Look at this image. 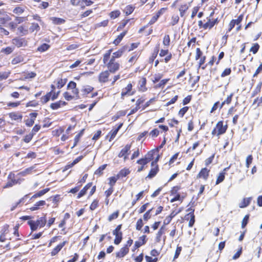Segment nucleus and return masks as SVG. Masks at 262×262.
Listing matches in <instances>:
<instances>
[{"label": "nucleus", "mask_w": 262, "mask_h": 262, "mask_svg": "<svg viewBox=\"0 0 262 262\" xmlns=\"http://www.w3.org/2000/svg\"><path fill=\"white\" fill-rule=\"evenodd\" d=\"M46 205V202L45 200H40L36 202L29 209L31 211H36L41 209Z\"/></svg>", "instance_id": "c756f323"}, {"label": "nucleus", "mask_w": 262, "mask_h": 262, "mask_svg": "<svg viewBox=\"0 0 262 262\" xmlns=\"http://www.w3.org/2000/svg\"><path fill=\"white\" fill-rule=\"evenodd\" d=\"M260 49V45L257 43H254L250 48L249 52L253 54H256Z\"/></svg>", "instance_id": "5fc2aeb1"}, {"label": "nucleus", "mask_w": 262, "mask_h": 262, "mask_svg": "<svg viewBox=\"0 0 262 262\" xmlns=\"http://www.w3.org/2000/svg\"><path fill=\"white\" fill-rule=\"evenodd\" d=\"M94 88L89 85H86L82 86L81 92L82 98H86L88 95L93 92Z\"/></svg>", "instance_id": "cd10ccee"}, {"label": "nucleus", "mask_w": 262, "mask_h": 262, "mask_svg": "<svg viewBox=\"0 0 262 262\" xmlns=\"http://www.w3.org/2000/svg\"><path fill=\"white\" fill-rule=\"evenodd\" d=\"M67 91L63 93V96L67 101H71L73 99H78L80 98L79 89L77 88V84L73 81H70L67 85Z\"/></svg>", "instance_id": "7ed1b4c3"}, {"label": "nucleus", "mask_w": 262, "mask_h": 262, "mask_svg": "<svg viewBox=\"0 0 262 262\" xmlns=\"http://www.w3.org/2000/svg\"><path fill=\"white\" fill-rule=\"evenodd\" d=\"M51 92H48L45 95L40 98V103L41 104H45L51 99Z\"/></svg>", "instance_id": "37998d69"}, {"label": "nucleus", "mask_w": 262, "mask_h": 262, "mask_svg": "<svg viewBox=\"0 0 262 262\" xmlns=\"http://www.w3.org/2000/svg\"><path fill=\"white\" fill-rule=\"evenodd\" d=\"M137 89L140 92L144 93L147 91V79L144 76H140L138 78L137 83Z\"/></svg>", "instance_id": "ddd939ff"}, {"label": "nucleus", "mask_w": 262, "mask_h": 262, "mask_svg": "<svg viewBox=\"0 0 262 262\" xmlns=\"http://www.w3.org/2000/svg\"><path fill=\"white\" fill-rule=\"evenodd\" d=\"M156 151H157V150H150L147 152L144 157H142L137 161L136 163L138 164L137 170L138 172H140L146 168L147 164L154 159V156L155 155V152Z\"/></svg>", "instance_id": "20e7f679"}, {"label": "nucleus", "mask_w": 262, "mask_h": 262, "mask_svg": "<svg viewBox=\"0 0 262 262\" xmlns=\"http://www.w3.org/2000/svg\"><path fill=\"white\" fill-rule=\"evenodd\" d=\"M38 115V114L36 112H33L29 114V117L30 118H28L26 120H25L24 122L25 123V125L27 127H31L32 126L35 122V120Z\"/></svg>", "instance_id": "393cba45"}, {"label": "nucleus", "mask_w": 262, "mask_h": 262, "mask_svg": "<svg viewBox=\"0 0 262 262\" xmlns=\"http://www.w3.org/2000/svg\"><path fill=\"white\" fill-rule=\"evenodd\" d=\"M157 97H152L147 100L145 95H139L136 100L135 107L132 108L128 114V116L134 114L139 110L143 111L150 105L154 104L157 101Z\"/></svg>", "instance_id": "f03ea898"}, {"label": "nucleus", "mask_w": 262, "mask_h": 262, "mask_svg": "<svg viewBox=\"0 0 262 262\" xmlns=\"http://www.w3.org/2000/svg\"><path fill=\"white\" fill-rule=\"evenodd\" d=\"M198 63L199 68H201L202 70H205L208 66L207 63L205 64L206 60V56L204 55L203 57H200Z\"/></svg>", "instance_id": "c03bdc74"}, {"label": "nucleus", "mask_w": 262, "mask_h": 262, "mask_svg": "<svg viewBox=\"0 0 262 262\" xmlns=\"http://www.w3.org/2000/svg\"><path fill=\"white\" fill-rule=\"evenodd\" d=\"M113 49H110L103 53L101 58L103 69L98 76V81L100 83H106L110 81L111 74H115L122 68L119 58H121L125 52V46L112 53Z\"/></svg>", "instance_id": "f257e3e1"}, {"label": "nucleus", "mask_w": 262, "mask_h": 262, "mask_svg": "<svg viewBox=\"0 0 262 262\" xmlns=\"http://www.w3.org/2000/svg\"><path fill=\"white\" fill-rule=\"evenodd\" d=\"M261 87H262V82H259L257 85L256 86L255 88L253 90V91L252 93L251 97H254L256 96L257 94L260 93L261 90Z\"/></svg>", "instance_id": "6e6d98bb"}, {"label": "nucleus", "mask_w": 262, "mask_h": 262, "mask_svg": "<svg viewBox=\"0 0 262 262\" xmlns=\"http://www.w3.org/2000/svg\"><path fill=\"white\" fill-rule=\"evenodd\" d=\"M70 3L73 6H80L82 9L85 8L83 5V0H70Z\"/></svg>", "instance_id": "de8ad7c7"}, {"label": "nucleus", "mask_w": 262, "mask_h": 262, "mask_svg": "<svg viewBox=\"0 0 262 262\" xmlns=\"http://www.w3.org/2000/svg\"><path fill=\"white\" fill-rule=\"evenodd\" d=\"M12 43L17 48H20L26 46L28 42L24 38L15 37L12 39Z\"/></svg>", "instance_id": "4be33fe9"}, {"label": "nucleus", "mask_w": 262, "mask_h": 262, "mask_svg": "<svg viewBox=\"0 0 262 262\" xmlns=\"http://www.w3.org/2000/svg\"><path fill=\"white\" fill-rule=\"evenodd\" d=\"M169 78L163 79L160 80L159 83L154 85L155 89H163L166 83L169 81Z\"/></svg>", "instance_id": "49530a36"}, {"label": "nucleus", "mask_w": 262, "mask_h": 262, "mask_svg": "<svg viewBox=\"0 0 262 262\" xmlns=\"http://www.w3.org/2000/svg\"><path fill=\"white\" fill-rule=\"evenodd\" d=\"M147 241L146 235H142L139 237L138 241L135 242L134 245L132 248V251L135 252L137 249L145 245Z\"/></svg>", "instance_id": "a211bd4d"}, {"label": "nucleus", "mask_w": 262, "mask_h": 262, "mask_svg": "<svg viewBox=\"0 0 262 262\" xmlns=\"http://www.w3.org/2000/svg\"><path fill=\"white\" fill-rule=\"evenodd\" d=\"M92 182L88 183L82 189L78 192L76 198L77 199H79L81 198L84 196L87 193L88 189H89L92 186Z\"/></svg>", "instance_id": "c85d7f7f"}, {"label": "nucleus", "mask_w": 262, "mask_h": 262, "mask_svg": "<svg viewBox=\"0 0 262 262\" xmlns=\"http://www.w3.org/2000/svg\"><path fill=\"white\" fill-rule=\"evenodd\" d=\"M159 56L165 58L160 60L161 62L164 61L165 63L168 62L172 58V54L169 52L168 49H161L159 53Z\"/></svg>", "instance_id": "f3484780"}, {"label": "nucleus", "mask_w": 262, "mask_h": 262, "mask_svg": "<svg viewBox=\"0 0 262 262\" xmlns=\"http://www.w3.org/2000/svg\"><path fill=\"white\" fill-rule=\"evenodd\" d=\"M19 224H16L13 228V235L15 237V241H20L22 240L21 237L20 236L18 229H19Z\"/></svg>", "instance_id": "09e8293b"}, {"label": "nucleus", "mask_w": 262, "mask_h": 262, "mask_svg": "<svg viewBox=\"0 0 262 262\" xmlns=\"http://www.w3.org/2000/svg\"><path fill=\"white\" fill-rule=\"evenodd\" d=\"M67 102L62 100H59L50 104V107L52 110H57L62 106H66Z\"/></svg>", "instance_id": "7c9ffc66"}, {"label": "nucleus", "mask_w": 262, "mask_h": 262, "mask_svg": "<svg viewBox=\"0 0 262 262\" xmlns=\"http://www.w3.org/2000/svg\"><path fill=\"white\" fill-rule=\"evenodd\" d=\"M220 22L219 17L215 18L207 17V21L203 23L201 20L198 21V26L200 29L204 30H211L215 25H217Z\"/></svg>", "instance_id": "0eeeda50"}, {"label": "nucleus", "mask_w": 262, "mask_h": 262, "mask_svg": "<svg viewBox=\"0 0 262 262\" xmlns=\"http://www.w3.org/2000/svg\"><path fill=\"white\" fill-rule=\"evenodd\" d=\"M47 224L46 214L38 217L36 221L29 220L28 221V224L29 225L31 230L32 231H36L38 229L44 227Z\"/></svg>", "instance_id": "39448f33"}, {"label": "nucleus", "mask_w": 262, "mask_h": 262, "mask_svg": "<svg viewBox=\"0 0 262 262\" xmlns=\"http://www.w3.org/2000/svg\"><path fill=\"white\" fill-rule=\"evenodd\" d=\"M70 214L69 213L67 212L64 214L63 219L60 221V223L58 225V227L62 228L61 231L63 232V234H66L67 231H66V228L64 227L67 221L70 219Z\"/></svg>", "instance_id": "a878e982"}, {"label": "nucleus", "mask_w": 262, "mask_h": 262, "mask_svg": "<svg viewBox=\"0 0 262 262\" xmlns=\"http://www.w3.org/2000/svg\"><path fill=\"white\" fill-rule=\"evenodd\" d=\"M122 125V123H120L116 129H112L108 133L107 137H109V141L111 142L115 138L118 132L121 128Z\"/></svg>", "instance_id": "72a5a7b5"}, {"label": "nucleus", "mask_w": 262, "mask_h": 262, "mask_svg": "<svg viewBox=\"0 0 262 262\" xmlns=\"http://www.w3.org/2000/svg\"><path fill=\"white\" fill-rule=\"evenodd\" d=\"M99 206V200L98 199H94L90 206V210L93 211Z\"/></svg>", "instance_id": "774afa93"}, {"label": "nucleus", "mask_w": 262, "mask_h": 262, "mask_svg": "<svg viewBox=\"0 0 262 262\" xmlns=\"http://www.w3.org/2000/svg\"><path fill=\"white\" fill-rule=\"evenodd\" d=\"M136 91L133 90V84L129 82L127 85L123 88L121 93V98L124 99L126 96H130L135 94Z\"/></svg>", "instance_id": "9d476101"}, {"label": "nucleus", "mask_w": 262, "mask_h": 262, "mask_svg": "<svg viewBox=\"0 0 262 262\" xmlns=\"http://www.w3.org/2000/svg\"><path fill=\"white\" fill-rule=\"evenodd\" d=\"M85 129L83 128L80 132L75 136L74 139V144L72 146V148L75 147L79 142L80 141V140L81 138V137L83 135L84 133Z\"/></svg>", "instance_id": "ea45409f"}, {"label": "nucleus", "mask_w": 262, "mask_h": 262, "mask_svg": "<svg viewBox=\"0 0 262 262\" xmlns=\"http://www.w3.org/2000/svg\"><path fill=\"white\" fill-rule=\"evenodd\" d=\"M9 117L12 121H16L21 122L23 119V115L19 112H12L8 114Z\"/></svg>", "instance_id": "bb28decb"}, {"label": "nucleus", "mask_w": 262, "mask_h": 262, "mask_svg": "<svg viewBox=\"0 0 262 262\" xmlns=\"http://www.w3.org/2000/svg\"><path fill=\"white\" fill-rule=\"evenodd\" d=\"M231 166V164H230L229 166L224 168L223 170L219 173L215 181V185H218L223 182V181L225 180L226 172L230 169Z\"/></svg>", "instance_id": "b1692460"}, {"label": "nucleus", "mask_w": 262, "mask_h": 262, "mask_svg": "<svg viewBox=\"0 0 262 262\" xmlns=\"http://www.w3.org/2000/svg\"><path fill=\"white\" fill-rule=\"evenodd\" d=\"M200 141H197L193 143L191 146H190L186 150V153L191 152L195 150V149L200 145Z\"/></svg>", "instance_id": "0e129e2a"}, {"label": "nucleus", "mask_w": 262, "mask_h": 262, "mask_svg": "<svg viewBox=\"0 0 262 262\" xmlns=\"http://www.w3.org/2000/svg\"><path fill=\"white\" fill-rule=\"evenodd\" d=\"M127 32V31H124L122 32L121 33H120L117 37L113 41V43L115 46H118L119 43L121 42L122 40L123 39V37L125 36V35L126 34Z\"/></svg>", "instance_id": "79ce46f5"}, {"label": "nucleus", "mask_w": 262, "mask_h": 262, "mask_svg": "<svg viewBox=\"0 0 262 262\" xmlns=\"http://www.w3.org/2000/svg\"><path fill=\"white\" fill-rule=\"evenodd\" d=\"M67 82V78H64V79L58 78V79H57V83H56L57 88L59 89L62 88L66 84Z\"/></svg>", "instance_id": "13d9d810"}, {"label": "nucleus", "mask_w": 262, "mask_h": 262, "mask_svg": "<svg viewBox=\"0 0 262 262\" xmlns=\"http://www.w3.org/2000/svg\"><path fill=\"white\" fill-rule=\"evenodd\" d=\"M180 17L177 14H173L171 17L170 24L172 26H174L177 24L179 21Z\"/></svg>", "instance_id": "e2e57ef3"}, {"label": "nucleus", "mask_w": 262, "mask_h": 262, "mask_svg": "<svg viewBox=\"0 0 262 262\" xmlns=\"http://www.w3.org/2000/svg\"><path fill=\"white\" fill-rule=\"evenodd\" d=\"M163 74L161 73H157L155 74L152 78L151 79V81L154 84L156 83L161 80V78L163 77Z\"/></svg>", "instance_id": "338daca9"}, {"label": "nucleus", "mask_w": 262, "mask_h": 262, "mask_svg": "<svg viewBox=\"0 0 262 262\" xmlns=\"http://www.w3.org/2000/svg\"><path fill=\"white\" fill-rule=\"evenodd\" d=\"M252 200V197L244 198L241 203L239 204V207L241 208H244L250 205Z\"/></svg>", "instance_id": "a19ab883"}, {"label": "nucleus", "mask_w": 262, "mask_h": 262, "mask_svg": "<svg viewBox=\"0 0 262 262\" xmlns=\"http://www.w3.org/2000/svg\"><path fill=\"white\" fill-rule=\"evenodd\" d=\"M135 8L132 5L126 6L123 10V12L127 16L132 14L134 11Z\"/></svg>", "instance_id": "4d7b16f0"}, {"label": "nucleus", "mask_w": 262, "mask_h": 262, "mask_svg": "<svg viewBox=\"0 0 262 262\" xmlns=\"http://www.w3.org/2000/svg\"><path fill=\"white\" fill-rule=\"evenodd\" d=\"M180 152H177L174 154L169 159L168 163V165L171 166L173 165V164L176 161V160L178 159V157L179 156Z\"/></svg>", "instance_id": "680f3d73"}, {"label": "nucleus", "mask_w": 262, "mask_h": 262, "mask_svg": "<svg viewBox=\"0 0 262 262\" xmlns=\"http://www.w3.org/2000/svg\"><path fill=\"white\" fill-rule=\"evenodd\" d=\"M118 178L116 176L111 177L107 179L108 180V184L110 187H112L114 188V186L115 185L117 181L118 180Z\"/></svg>", "instance_id": "864d4df0"}, {"label": "nucleus", "mask_w": 262, "mask_h": 262, "mask_svg": "<svg viewBox=\"0 0 262 262\" xmlns=\"http://www.w3.org/2000/svg\"><path fill=\"white\" fill-rule=\"evenodd\" d=\"M224 123L223 120H220L217 122L211 132L212 137H217L219 138L221 135L224 134L226 132L228 127V124L227 123L224 124Z\"/></svg>", "instance_id": "423d86ee"}, {"label": "nucleus", "mask_w": 262, "mask_h": 262, "mask_svg": "<svg viewBox=\"0 0 262 262\" xmlns=\"http://www.w3.org/2000/svg\"><path fill=\"white\" fill-rule=\"evenodd\" d=\"M67 243L68 242L67 241L59 243L56 247L52 249L49 253L50 256L53 257L57 255Z\"/></svg>", "instance_id": "aec40b11"}, {"label": "nucleus", "mask_w": 262, "mask_h": 262, "mask_svg": "<svg viewBox=\"0 0 262 262\" xmlns=\"http://www.w3.org/2000/svg\"><path fill=\"white\" fill-rule=\"evenodd\" d=\"M243 18L244 14H241L239 15L238 16L236 19H231L228 24V29L227 30V33H228L230 32H231V30L234 28L235 25L237 26L240 25L242 21H243Z\"/></svg>", "instance_id": "4468645a"}, {"label": "nucleus", "mask_w": 262, "mask_h": 262, "mask_svg": "<svg viewBox=\"0 0 262 262\" xmlns=\"http://www.w3.org/2000/svg\"><path fill=\"white\" fill-rule=\"evenodd\" d=\"M190 7V4L187 2L181 3L179 7L178 10L181 17H184Z\"/></svg>", "instance_id": "412c9836"}, {"label": "nucleus", "mask_w": 262, "mask_h": 262, "mask_svg": "<svg viewBox=\"0 0 262 262\" xmlns=\"http://www.w3.org/2000/svg\"><path fill=\"white\" fill-rule=\"evenodd\" d=\"M50 45L44 43L40 45L37 49V51L40 52H45L49 49Z\"/></svg>", "instance_id": "bf43d9fd"}, {"label": "nucleus", "mask_w": 262, "mask_h": 262, "mask_svg": "<svg viewBox=\"0 0 262 262\" xmlns=\"http://www.w3.org/2000/svg\"><path fill=\"white\" fill-rule=\"evenodd\" d=\"M50 198L52 199V202L54 204V207H56L58 206V203L60 201V195L59 194H56Z\"/></svg>", "instance_id": "052dcab7"}, {"label": "nucleus", "mask_w": 262, "mask_h": 262, "mask_svg": "<svg viewBox=\"0 0 262 262\" xmlns=\"http://www.w3.org/2000/svg\"><path fill=\"white\" fill-rule=\"evenodd\" d=\"M131 147L132 144H127L125 145L119 152L118 157L120 158H122L124 161H126L128 159V156L130 152Z\"/></svg>", "instance_id": "dca6fc26"}, {"label": "nucleus", "mask_w": 262, "mask_h": 262, "mask_svg": "<svg viewBox=\"0 0 262 262\" xmlns=\"http://www.w3.org/2000/svg\"><path fill=\"white\" fill-rule=\"evenodd\" d=\"M233 96V93H231L229 96H228L226 99L221 103L220 105V110L222 109L224 105L230 104L232 102Z\"/></svg>", "instance_id": "a18cd8bd"}, {"label": "nucleus", "mask_w": 262, "mask_h": 262, "mask_svg": "<svg viewBox=\"0 0 262 262\" xmlns=\"http://www.w3.org/2000/svg\"><path fill=\"white\" fill-rule=\"evenodd\" d=\"M50 190V188H46L42 190H39L36 193H35L31 198V200L36 199L38 198H40L48 192H49Z\"/></svg>", "instance_id": "e433bc0d"}, {"label": "nucleus", "mask_w": 262, "mask_h": 262, "mask_svg": "<svg viewBox=\"0 0 262 262\" xmlns=\"http://www.w3.org/2000/svg\"><path fill=\"white\" fill-rule=\"evenodd\" d=\"M130 173V170L128 168L124 167L121 169L118 173L116 174V176L119 180L122 179L123 178L126 177Z\"/></svg>", "instance_id": "2f4dec72"}, {"label": "nucleus", "mask_w": 262, "mask_h": 262, "mask_svg": "<svg viewBox=\"0 0 262 262\" xmlns=\"http://www.w3.org/2000/svg\"><path fill=\"white\" fill-rule=\"evenodd\" d=\"M196 45H200L199 41L197 40L196 37L193 36L190 37L188 36L186 46L184 48L183 51H184L185 49H187L188 50L192 49Z\"/></svg>", "instance_id": "6ab92c4d"}, {"label": "nucleus", "mask_w": 262, "mask_h": 262, "mask_svg": "<svg viewBox=\"0 0 262 262\" xmlns=\"http://www.w3.org/2000/svg\"><path fill=\"white\" fill-rule=\"evenodd\" d=\"M160 171L159 166H151L150 169L148 174L145 177V180H151Z\"/></svg>", "instance_id": "5701e85b"}, {"label": "nucleus", "mask_w": 262, "mask_h": 262, "mask_svg": "<svg viewBox=\"0 0 262 262\" xmlns=\"http://www.w3.org/2000/svg\"><path fill=\"white\" fill-rule=\"evenodd\" d=\"M140 53L135 52L132 53L131 57L129 58L128 62L130 66L134 65L138 60Z\"/></svg>", "instance_id": "4c0bfd02"}, {"label": "nucleus", "mask_w": 262, "mask_h": 262, "mask_svg": "<svg viewBox=\"0 0 262 262\" xmlns=\"http://www.w3.org/2000/svg\"><path fill=\"white\" fill-rule=\"evenodd\" d=\"M28 27L25 25H20L17 28V34L20 36L26 35L28 34Z\"/></svg>", "instance_id": "c9c22d12"}, {"label": "nucleus", "mask_w": 262, "mask_h": 262, "mask_svg": "<svg viewBox=\"0 0 262 262\" xmlns=\"http://www.w3.org/2000/svg\"><path fill=\"white\" fill-rule=\"evenodd\" d=\"M129 250V248H127L123 246L118 252L116 253V257L118 258H122L128 253Z\"/></svg>", "instance_id": "58836bf2"}, {"label": "nucleus", "mask_w": 262, "mask_h": 262, "mask_svg": "<svg viewBox=\"0 0 262 262\" xmlns=\"http://www.w3.org/2000/svg\"><path fill=\"white\" fill-rule=\"evenodd\" d=\"M122 226V224L118 225L113 231V234L115 236L114 243L116 245L120 244L123 239V233L121 231Z\"/></svg>", "instance_id": "1a4fd4ad"}, {"label": "nucleus", "mask_w": 262, "mask_h": 262, "mask_svg": "<svg viewBox=\"0 0 262 262\" xmlns=\"http://www.w3.org/2000/svg\"><path fill=\"white\" fill-rule=\"evenodd\" d=\"M183 220L189 221L188 226L189 227H192L195 222V215H192L190 213H187L185 215Z\"/></svg>", "instance_id": "473e14b6"}, {"label": "nucleus", "mask_w": 262, "mask_h": 262, "mask_svg": "<svg viewBox=\"0 0 262 262\" xmlns=\"http://www.w3.org/2000/svg\"><path fill=\"white\" fill-rule=\"evenodd\" d=\"M210 168L207 167L202 168L196 176L197 179H202L204 181H207L210 176Z\"/></svg>", "instance_id": "9b49d317"}, {"label": "nucleus", "mask_w": 262, "mask_h": 262, "mask_svg": "<svg viewBox=\"0 0 262 262\" xmlns=\"http://www.w3.org/2000/svg\"><path fill=\"white\" fill-rule=\"evenodd\" d=\"M9 225L8 224L4 225L0 233V242H5L7 239H11V237H8V234L9 233Z\"/></svg>", "instance_id": "2eb2a0df"}, {"label": "nucleus", "mask_w": 262, "mask_h": 262, "mask_svg": "<svg viewBox=\"0 0 262 262\" xmlns=\"http://www.w3.org/2000/svg\"><path fill=\"white\" fill-rule=\"evenodd\" d=\"M25 12V9L20 6H16L13 10V13L17 15H19Z\"/></svg>", "instance_id": "69168bd1"}, {"label": "nucleus", "mask_w": 262, "mask_h": 262, "mask_svg": "<svg viewBox=\"0 0 262 262\" xmlns=\"http://www.w3.org/2000/svg\"><path fill=\"white\" fill-rule=\"evenodd\" d=\"M107 164H105L99 166L94 172V174L99 177L102 176L103 173V170L107 167Z\"/></svg>", "instance_id": "8fccbe9b"}, {"label": "nucleus", "mask_w": 262, "mask_h": 262, "mask_svg": "<svg viewBox=\"0 0 262 262\" xmlns=\"http://www.w3.org/2000/svg\"><path fill=\"white\" fill-rule=\"evenodd\" d=\"M19 183L18 179H16V176L13 172H10L7 178V182L5 185L3 186V188H7L12 187L13 185Z\"/></svg>", "instance_id": "f8f14e48"}, {"label": "nucleus", "mask_w": 262, "mask_h": 262, "mask_svg": "<svg viewBox=\"0 0 262 262\" xmlns=\"http://www.w3.org/2000/svg\"><path fill=\"white\" fill-rule=\"evenodd\" d=\"M159 52V45L157 46L154 50L153 52L151 53L148 58V63L152 64L155 59L157 58L158 53Z\"/></svg>", "instance_id": "f704fd0d"}, {"label": "nucleus", "mask_w": 262, "mask_h": 262, "mask_svg": "<svg viewBox=\"0 0 262 262\" xmlns=\"http://www.w3.org/2000/svg\"><path fill=\"white\" fill-rule=\"evenodd\" d=\"M11 19V18L8 15L6 14L4 11H3V15L0 17V23L2 25H4Z\"/></svg>", "instance_id": "3c124183"}, {"label": "nucleus", "mask_w": 262, "mask_h": 262, "mask_svg": "<svg viewBox=\"0 0 262 262\" xmlns=\"http://www.w3.org/2000/svg\"><path fill=\"white\" fill-rule=\"evenodd\" d=\"M165 232V227L163 226H162L160 229L158 230V232L156 234V241L158 243L160 242L161 241L162 235Z\"/></svg>", "instance_id": "603ef678"}, {"label": "nucleus", "mask_w": 262, "mask_h": 262, "mask_svg": "<svg viewBox=\"0 0 262 262\" xmlns=\"http://www.w3.org/2000/svg\"><path fill=\"white\" fill-rule=\"evenodd\" d=\"M181 186L179 185L173 186L170 191V195H173V197L170 200V202L173 203L176 201H180L182 203L185 198V195H181L179 191L181 189Z\"/></svg>", "instance_id": "6e6552de"}]
</instances>
